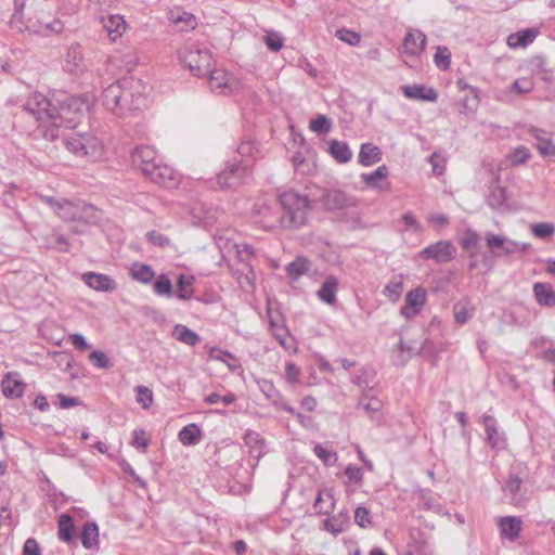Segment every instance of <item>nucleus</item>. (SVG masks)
Segmentation results:
<instances>
[{"label":"nucleus","instance_id":"f257e3e1","mask_svg":"<svg viewBox=\"0 0 555 555\" xmlns=\"http://www.w3.org/2000/svg\"><path fill=\"white\" fill-rule=\"evenodd\" d=\"M146 86L135 77H124L106 87L101 95L102 105L113 115L125 118L146 106Z\"/></svg>","mask_w":555,"mask_h":555},{"label":"nucleus","instance_id":"f03ea898","mask_svg":"<svg viewBox=\"0 0 555 555\" xmlns=\"http://www.w3.org/2000/svg\"><path fill=\"white\" fill-rule=\"evenodd\" d=\"M278 201L282 208L279 222L286 230H298L305 227L315 202L309 195L294 190L279 194Z\"/></svg>","mask_w":555,"mask_h":555},{"label":"nucleus","instance_id":"7ed1b4c3","mask_svg":"<svg viewBox=\"0 0 555 555\" xmlns=\"http://www.w3.org/2000/svg\"><path fill=\"white\" fill-rule=\"evenodd\" d=\"M83 106H87V103L81 99L66 98L60 102L56 112H53V117L50 116V125L40 126L39 135L48 141H54L59 138L60 128H75L79 122Z\"/></svg>","mask_w":555,"mask_h":555},{"label":"nucleus","instance_id":"20e7f679","mask_svg":"<svg viewBox=\"0 0 555 555\" xmlns=\"http://www.w3.org/2000/svg\"><path fill=\"white\" fill-rule=\"evenodd\" d=\"M180 59L193 76L204 77L211 72L212 55L207 49L185 48L180 52Z\"/></svg>","mask_w":555,"mask_h":555},{"label":"nucleus","instance_id":"39448f33","mask_svg":"<svg viewBox=\"0 0 555 555\" xmlns=\"http://www.w3.org/2000/svg\"><path fill=\"white\" fill-rule=\"evenodd\" d=\"M66 149L79 158L95 160L101 155V141L89 134H77L66 139Z\"/></svg>","mask_w":555,"mask_h":555},{"label":"nucleus","instance_id":"423d86ee","mask_svg":"<svg viewBox=\"0 0 555 555\" xmlns=\"http://www.w3.org/2000/svg\"><path fill=\"white\" fill-rule=\"evenodd\" d=\"M22 107L38 122V133L41 125H50V116L53 117V112H56V106L39 92L31 93Z\"/></svg>","mask_w":555,"mask_h":555},{"label":"nucleus","instance_id":"0eeeda50","mask_svg":"<svg viewBox=\"0 0 555 555\" xmlns=\"http://www.w3.org/2000/svg\"><path fill=\"white\" fill-rule=\"evenodd\" d=\"M250 173V164L247 160L234 158L227 162L224 169L218 175L217 181L221 188H236L242 184Z\"/></svg>","mask_w":555,"mask_h":555},{"label":"nucleus","instance_id":"6e6552de","mask_svg":"<svg viewBox=\"0 0 555 555\" xmlns=\"http://www.w3.org/2000/svg\"><path fill=\"white\" fill-rule=\"evenodd\" d=\"M456 253V247L450 241L441 240L422 249L418 257L423 260L433 259L437 263H446L453 260Z\"/></svg>","mask_w":555,"mask_h":555},{"label":"nucleus","instance_id":"1a4fd4ad","mask_svg":"<svg viewBox=\"0 0 555 555\" xmlns=\"http://www.w3.org/2000/svg\"><path fill=\"white\" fill-rule=\"evenodd\" d=\"M209 79V88L211 91L220 93V94H232L236 92L240 88V82L223 69H215L211 68V72L208 73Z\"/></svg>","mask_w":555,"mask_h":555},{"label":"nucleus","instance_id":"9d476101","mask_svg":"<svg viewBox=\"0 0 555 555\" xmlns=\"http://www.w3.org/2000/svg\"><path fill=\"white\" fill-rule=\"evenodd\" d=\"M320 201L322 202L324 209L330 211L341 210L357 206L356 197L348 195L340 190H324Z\"/></svg>","mask_w":555,"mask_h":555},{"label":"nucleus","instance_id":"9b49d317","mask_svg":"<svg viewBox=\"0 0 555 555\" xmlns=\"http://www.w3.org/2000/svg\"><path fill=\"white\" fill-rule=\"evenodd\" d=\"M131 160L145 176V169L152 170L162 160L158 158L156 151L150 145H138L131 153Z\"/></svg>","mask_w":555,"mask_h":555},{"label":"nucleus","instance_id":"f8f14e48","mask_svg":"<svg viewBox=\"0 0 555 555\" xmlns=\"http://www.w3.org/2000/svg\"><path fill=\"white\" fill-rule=\"evenodd\" d=\"M145 177L166 189H172L178 184V178L175 170L162 162L155 167H152V170L145 169Z\"/></svg>","mask_w":555,"mask_h":555},{"label":"nucleus","instance_id":"ddd939ff","mask_svg":"<svg viewBox=\"0 0 555 555\" xmlns=\"http://www.w3.org/2000/svg\"><path fill=\"white\" fill-rule=\"evenodd\" d=\"M358 406L362 408L371 420L382 421L383 401L377 397L375 390L363 391L359 398Z\"/></svg>","mask_w":555,"mask_h":555},{"label":"nucleus","instance_id":"4468645a","mask_svg":"<svg viewBox=\"0 0 555 555\" xmlns=\"http://www.w3.org/2000/svg\"><path fill=\"white\" fill-rule=\"evenodd\" d=\"M522 480L515 474H509L502 487L505 498L513 505L520 506L527 501L526 492L521 489Z\"/></svg>","mask_w":555,"mask_h":555},{"label":"nucleus","instance_id":"2eb2a0df","mask_svg":"<svg viewBox=\"0 0 555 555\" xmlns=\"http://www.w3.org/2000/svg\"><path fill=\"white\" fill-rule=\"evenodd\" d=\"M486 242L488 247L498 256L512 255L517 251L518 242L511 241L494 233H487Z\"/></svg>","mask_w":555,"mask_h":555},{"label":"nucleus","instance_id":"dca6fc26","mask_svg":"<svg viewBox=\"0 0 555 555\" xmlns=\"http://www.w3.org/2000/svg\"><path fill=\"white\" fill-rule=\"evenodd\" d=\"M498 526L502 538L515 542L520 535L522 520L517 516H503L498 519Z\"/></svg>","mask_w":555,"mask_h":555},{"label":"nucleus","instance_id":"f3484780","mask_svg":"<svg viewBox=\"0 0 555 555\" xmlns=\"http://www.w3.org/2000/svg\"><path fill=\"white\" fill-rule=\"evenodd\" d=\"M83 282L98 292H113L117 288L116 282L102 273L87 272L82 275Z\"/></svg>","mask_w":555,"mask_h":555},{"label":"nucleus","instance_id":"a211bd4d","mask_svg":"<svg viewBox=\"0 0 555 555\" xmlns=\"http://www.w3.org/2000/svg\"><path fill=\"white\" fill-rule=\"evenodd\" d=\"M426 46V36L418 29H411L406 33L403 39L404 52L411 56H416Z\"/></svg>","mask_w":555,"mask_h":555},{"label":"nucleus","instance_id":"6ab92c4d","mask_svg":"<svg viewBox=\"0 0 555 555\" xmlns=\"http://www.w3.org/2000/svg\"><path fill=\"white\" fill-rule=\"evenodd\" d=\"M402 93L405 98L412 100H424L436 102L438 93L434 88H427L424 85H406L401 87Z\"/></svg>","mask_w":555,"mask_h":555},{"label":"nucleus","instance_id":"aec40b11","mask_svg":"<svg viewBox=\"0 0 555 555\" xmlns=\"http://www.w3.org/2000/svg\"><path fill=\"white\" fill-rule=\"evenodd\" d=\"M17 372H9L2 379V392L7 398H22L25 391L26 384L17 378Z\"/></svg>","mask_w":555,"mask_h":555},{"label":"nucleus","instance_id":"412c9836","mask_svg":"<svg viewBox=\"0 0 555 555\" xmlns=\"http://www.w3.org/2000/svg\"><path fill=\"white\" fill-rule=\"evenodd\" d=\"M482 423L487 434V442L492 449H502L505 446L503 435L498 430L496 420L488 414L482 415Z\"/></svg>","mask_w":555,"mask_h":555},{"label":"nucleus","instance_id":"4be33fe9","mask_svg":"<svg viewBox=\"0 0 555 555\" xmlns=\"http://www.w3.org/2000/svg\"><path fill=\"white\" fill-rule=\"evenodd\" d=\"M349 526V515L340 512L323 520V529L335 537L345 532Z\"/></svg>","mask_w":555,"mask_h":555},{"label":"nucleus","instance_id":"5701e85b","mask_svg":"<svg viewBox=\"0 0 555 555\" xmlns=\"http://www.w3.org/2000/svg\"><path fill=\"white\" fill-rule=\"evenodd\" d=\"M65 66L66 69L73 74H77L83 70L85 59L82 55L81 46L79 43H73L68 48Z\"/></svg>","mask_w":555,"mask_h":555},{"label":"nucleus","instance_id":"b1692460","mask_svg":"<svg viewBox=\"0 0 555 555\" xmlns=\"http://www.w3.org/2000/svg\"><path fill=\"white\" fill-rule=\"evenodd\" d=\"M338 285L339 283L336 276L327 275L317 293L319 299L327 305H334L337 300L336 293Z\"/></svg>","mask_w":555,"mask_h":555},{"label":"nucleus","instance_id":"393cba45","mask_svg":"<svg viewBox=\"0 0 555 555\" xmlns=\"http://www.w3.org/2000/svg\"><path fill=\"white\" fill-rule=\"evenodd\" d=\"M539 30L537 28H526L517 33L511 34L507 37V44L509 48L527 47L534 41L538 37Z\"/></svg>","mask_w":555,"mask_h":555},{"label":"nucleus","instance_id":"a878e982","mask_svg":"<svg viewBox=\"0 0 555 555\" xmlns=\"http://www.w3.org/2000/svg\"><path fill=\"white\" fill-rule=\"evenodd\" d=\"M25 29L42 37H49L52 35H59L64 30V23L61 20H53L49 23L39 22L34 25H26Z\"/></svg>","mask_w":555,"mask_h":555},{"label":"nucleus","instance_id":"bb28decb","mask_svg":"<svg viewBox=\"0 0 555 555\" xmlns=\"http://www.w3.org/2000/svg\"><path fill=\"white\" fill-rule=\"evenodd\" d=\"M533 294L537 302L543 307L555 306V291L548 283L538 282L533 285Z\"/></svg>","mask_w":555,"mask_h":555},{"label":"nucleus","instance_id":"cd10ccee","mask_svg":"<svg viewBox=\"0 0 555 555\" xmlns=\"http://www.w3.org/2000/svg\"><path fill=\"white\" fill-rule=\"evenodd\" d=\"M382 151L373 143H363L360 146L358 160L362 166H372L382 160Z\"/></svg>","mask_w":555,"mask_h":555},{"label":"nucleus","instance_id":"c85d7f7f","mask_svg":"<svg viewBox=\"0 0 555 555\" xmlns=\"http://www.w3.org/2000/svg\"><path fill=\"white\" fill-rule=\"evenodd\" d=\"M335 499L330 490H321L313 503V509L318 515H330L335 507Z\"/></svg>","mask_w":555,"mask_h":555},{"label":"nucleus","instance_id":"c756f323","mask_svg":"<svg viewBox=\"0 0 555 555\" xmlns=\"http://www.w3.org/2000/svg\"><path fill=\"white\" fill-rule=\"evenodd\" d=\"M352 383L360 387L361 393L366 390H375L377 382L375 372L371 367H363L352 377Z\"/></svg>","mask_w":555,"mask_h":555},{"label":"nucleus","instance_id":"7c9ffc66","mask_svg":"<svg viewBox=\"0 0 555 555\" xmlns=\"http://www.w3.org/2000/svg\"><path fill=\"white\" fill-rule=\"evenodd\" d=\"M328 144V153L336 162L345 164L351 159L352 151L346 142L333 139Z\"/></svg>","mask_w":555,"mask_h":555},{"label":"nucleus","instance_id":"2f4dec72","mask_svg":"<svg viewBox=\"0 0 555 555\" xmlns=\"http://www.w3.org/2000/svg\"><path fill=\"white\" fill-rule=\"evenodd\" d=\"M171 335L175 339L192 347L201 339L197 333L182 324L175 325Z\"/></svg>","mask_w":555,"mask_h":555},{"label":"nucleus","instance_id":"473e14b6","mask_svg":"<svg viewBox=\"0 0 555 555\" xmlns=\"http://www.w3.org/2000/svg\"><path fill=\"white\" fill-rule=\"evenodd\" d=\"M81 544L85 548L90 550L98 545L99 542V527L93 521H88L83 525L80 534Z\"/></svg>","mask_w":555,"mask_h":555},{"label":"nucleus","instance_id":"72a5a7b5","mask_svg":"<svg viewBox=\"0 0 555 555\" xmlns=\"http://www.w3.org/2000/svg\"><path fill=\"white\" fill-rule=\"evenodd\" d=\"M54 212L60 218L67 221L81 219L79 207L68 199H61Z\"/></svg>","mask_w":555,"mask_h":555},{"label":"nucleus","instance_id":"f704fd0d","mask_svg":"<svg viewBox=\"0 0 555 555\" xmlns=\"http://www.w3.org/2000/svg\"><path fill=\"white\" fill-rule=\"evenodd\" d=\"M178 437L182 444L195 446L202 439V431L196 424H189L179 431Z\"/></svg>","mask_w":555,"mask_h":555},{"label":"nucleus","instance_id":"c9c22d12","mask_svg":"<svg viewBox=\"0 0 555 555\" xmlns=\"http://www.w3.org/2000/svg\"><path fill=\"white\" fill-rule=\"evenodd\" d=\"M76 530L73 525V518L68 514H62L59 518V538L64 542H72L74 540Z\"/></svg>","mask_w":555,"mask_h":555},{"label":"nucleus","instance_id":"e433bc0d","mask_svg":"<svg viewBox=\"0 0 555 555\" xmlns=\"http://www.w3.org/2000/svg\"><path fill=\"white\" fill-rule=\"evenodd\" d=\"M461 246L464 250L469 251V257H475L480 250V236L474 230H466Z\"/></svg>","mask_w":555,"mask_h":555},{"label":"nucleus","instance_id":"4c0bfd02","mask_svg":"<svg viewBox=\"0 0 555 555\" xmlns=\"http://www.w3.org/2000/svg\"><path fill=\"white\" fill-rule=\"evenodd\" d=\"M309 269H310L309 260H307L304 257H297L294 261H292L291 263L287 264L286 273L291 280L296 281L301 275L307 273L309 271Z\"/></svg>","mask_w":555,"mask_h":555},{"label":"nucleus","instance_id":"58836bf2","mask_svg":"<svg viewBox=\"0 0 555 555\" xmlns=\"http://www.w3.org/2000/svg\"><path fill=\"white\" fill-rule=\"evenodd\" d=\"M195 279L192 275L186 274H180L177 281V297L181 300L190 299L193 294L194 289L191 288L193 285Z\"/></svg>","mask_w":555,"mask_h":555},{"label":"nucleus","instance_id":"ea45409f","mask_svg":"<svg viewBox=\"0 0 555 555\" xmlns=\"http://www.w3.org/2000/svg\"><path fill=\"white\" fill-rule=\"evenodd\" d=\"M131 276L143 284H149L155 276V272L150 264L134 263L131 268Z\"/></svg>","mask_w":555,"mask_h":555},{"label":"nucleus","instance_id":"a19ab883","mask_svg":"<svg viewBox=\"0 0 555 555\" xmlns=\"http://www.w3.org/2000/svg\"><path fill=\"white\" fill-rule=\"evenodd\" d=\"M210 357L216 359V360H219V361H222L223 363L227 364V366L232 371H236L237 369L241 367V363L238 361V359L230 351L228 350H221V349H218V348H212L210 350Z\"/></svg>","mask_w":555,"mask_h":555},{"label":"nucleus","instance_id":"79ce46f5","mask_svg":"<svg viewBox=\"0 0 555 555\" xmlns=\"http://www.w3.org/2000/svg\"><path fill=\"white\" fill-rule=\"evenodd\" d=\"M505 201H506L505 189L498 184H492L489 188V194L487 195L488 205L493 209H498L503 206Z\"/></svg>","mask_w":555,"mask_h":555},{"label":"nucleus","instance_id":"37998d69","mask_svg":"<svg viewBox=\"0 0 555 555\" xmlns=\"http://www.w3.org/2000/svg\"><path fill=\"white\" fill-rule=\"evenodd\" d=\"M313 452L315 456L322 461V463L326 466H333L338 459L336 451L332 448L326 447L321 443H315L313 448Z\"/></svg>","mask_w":555,"mask_h":555},{"label":"nucleus","instance_id":"c03bdc74","mask_svg":"<svg viewBox=\"0 0 555 555\" xmlns=\"http://www.w3.org/2000/svg\"><path fill=\"white\" fill-rule=\"evenodd\" d=\"M244 442L249 449L258 450V453L256 454V459H260L264 451V439L260 436V434L247 430L244 435Z\"/></svg>","mask_w":555,"mask_h":555},{"label":"nucleus","instance_id":"a18cd8bd","mask_svg":"<svg viewBox=\"0 0 555 555\" xmlns=\"http://www.w3.org/2000/svg\"><path fill=\"white\" fill-rule=\"evenodd\" d=\"M388 177V168L386 165H382L377 167L371 173H362L361 179L365 183L366 186L375 188L379 180H385Z\"/></svg>","mask_w":555,"mask_h":555},{"label":"nucleus","instance_id":"49530a36","mask_svg":"<svg viewBox=\"0 0 555 555\" xmlns=\"http://www.w3.org/2000/svg\"><path fill=\"white\" fill-rule=\"evenodd\" d=\"M475 309L466 302L459 301L453 306L454 319L457 324H465L473 317Z\"/></svg>","mask_w":555,"mask_h":555},{"label":"nucleus","instance_id":"de8ad7c7","mask_svg":"<svg viewBox=\"0 0 555 555\" xmlns=\"http://www.w3.org/2000/svg\"><path fill=\"white\" fill-rule=\"evenodd\" d=\"M426 300V292L422 287L410 291L405 296V304L421 311Z\"/></svg>","mask_w":555,"mask_h":555},{"label":"nucleus","instance_id":"09e8293b","mask_svg":"<svg viewBox=\"0 0 555 555\" xmlns=\"http://www.w3.org/2000/svg\"><path fill=\"white\" fill-rule=\"evenodd\" d=\"M354 522L362 529L373 527V517L369 508L358 506L354 511Z\"/></svg>","mask_w":555,"mask_h":555},{"label":"nucleus","instance_id":"8fccbe9b","mask_svg":"<svg viewBox=\"0 0 555 555\" xmlns=\"http://www.w3.org/2000/svg\"><path fill=\"white\" fill-rule=\"evenodd\" d=\"M332 119L326 115H318L310 121V129L318 134H326L332 128Z\"/></svg>","mask_w":555,"mask_h":555},{"label":"nucleus","instance_id":"3c124183","mask_svg":"<svg viewBox=\"0 0 555 555\" xmlns=\"http://www.w3.org/2000/svg\"><path fill=\"white\" fill-rule=\"evenodd\" d=\"M154 293L159 296L172 295V283L166 274H160L154 282Z\"/></svg>","mask_w":555,"mask_h":555},{"label":"nucleus","instance_id":"603ef678","mask_svg":"<svg viewBox=\"0 0 555 555\" xmlns=\"http://www.w3.org/2000/svg\"><path fill=\"white\" fill-rule=\"evenodd\" d=\"M112 40H116L117 37L121 36V30L125 29V21L119 15L109 16L108 23L105 24Z\"/></svg>","mask_w":555,"mask_h":555},{"label":"nucleus","instance_id":"864d4df0","mask_svg":"<svg viewBox=\"0 0 555 555\" xmlns=\"http://www.w3.org/2000/svg\"><path fill=\"white\" fill-rule=\"evenodd\" d=\"M436 66L442 70L450 68L451 53L447 47H438L434 55Z\"/></svg>","mask_w":555,"mask_h":555},{"label":"nucleus","instance_id":"5fc2aeb1","mask_svg":"<svg viewBox=\"0 0 555 555\" xmlns=\"http://www.w3.org/2000/svg\"><path fill=\"white\" fill-rule=\"evenodd\" d=\"M137 402L141 404L143 409H149L153 404V392L149 387L145 386H137Z\"/></svg>","mask_w":555,"mask_h":555},{"label":"nucleus","instance_id":"6e6d98bb","mask_svg":"<svg viewBox=\"0 0 555 555\" xmlns=\"http://www.w3.org/2000/svg\"><path fill=\"white\" fill-rule=\"evenodd\" d=\"M26 0H14V13L11 18V26L20 31H23V10L25 8Z\"/></svg>","mask_w":555,"mask_h":555},{"label":"nucleus","instance_id":"4d7b16f0","mask_svg":"<svg viewBox=\"0 0 555 555\" xmlns=\"http://www.w3.org/2000/svg\"><path fill=\"white\" fill-rule=\"evenodd\" d=\"M531 232L535 237L545 240L554 234L555 225L548 222L537 223L531 227Z\"/></svg>","mask_w":555,"mask_h":555},{"label":"nucleus","instance_id":"13d9d810","mask_svg":"<svg viewBox=\"0 0 555 555\" xmlns=\"http://www.w3.org/2000/svg\"><path fill=\"white\" fill-rule=\"evenodd\" d=\"M533 88L534 82L531 78L528 77L518 78L511 86V90L518 94L529 93L533 90Z\"/></svg>","mask_w":555,"mask_h":555},{"label":"nucleus","instance_id":"bf43d9fd","mask_svg":"<svg viewBox=\"0 0 555 555\" xmlns=\"http://www.w3.org/2000/svg\"><path fill=\"white\" fill-rule=\"evenodd\" d=\"M255 152H258V150L250 139L243 140L236 149V153L241 156L240 160H247L248 163V157L254 156Z\"/></svg>","mask_w":555,"mask_h":555},{"label":"nucleus","instance_id":"052dcab7","mask_svg":"<svg viewBox=\"0 0 555 555\" xmlns=\"http://www.w3.org/2000/svg\"><path fill=\"white\" fill-rule=\"evenodd\" d=\"M170 20L176 24V25H179L181 23L184 24V27H182V30L183 29H186V28H194L196 26V20H195V16L191 13H188V12H183L182 14H175V12H170Z\"/></svg>","mask_w":555,"mask_h":555},{"label":"nucleus","instance_id":"680f3d73","mask_svg":"<svg viewBox=\"0 0 555 555\" xmlns=\"http://www.w3.org/2000/svg\"><path fill=\"white\" fill-rule=\"evenodd\" d=\"M336 37L350 46H358L361 41V36L358 33L346 28L336 30Z\"/></svg>","mask_w":555,"mask_h":555},{"label":"nucleus","instance_id":"e2e57ef3","mask_svg":"<svg viewBox=\"0 0 555 555\" xmlns=\"http://www.w3.org/2000/svg\"><path fill=\"white\" fill-rule=\"evenodd\" d=\"M90 361L93 363V365L98 369H108L112 366V363L108 359V357L100 350H93L89 354Z\"/></svg>","mask_w":555,"mask_h":555},{"label":"nucleus","instance_id":"0e129e2a","mask_svg":"<svg viewBox=\"0 0 555 555\" xmlns=\"http://www.w3.org/2000/svg\"><path fill=\"white\" fill-rule=\"evenodd\" d=\"M508 158L515 166L525 164L530 158V152L527 147L519 146L509 154Z\"/></svg>","mask_w":555,"mask_h":555},{"label":"nucleus","instance_id":"69168bd1","mask_svg":"<svg viewBox=\"0 0 555 555\" xmlns=\"http://www.w3.org/2000/svg\"><path fill=\"white\" fill-rule=\"evenodd\" d=\"M535 147L542 156L555 158V144L550 138L540 140V144H535Z\"/></svg>","mask_w":555,"mask_h":555},{"label":"nucleus","instance_id":"338daca9","mask_svg":"<svg viewBox=\"0 0 555 555\" xmlns=\"http://www.w3.org/2000/svg\"><path fill=\"white\" fill-rule=\"evenodd\" d=\"M345 475L351 482L361 485L363 481V472L361 467L356 465H348L345 469Z\"/></svg>","mask_w":555,"mask_h":555},{"label":"nucleus","instance_id":"774afa93","mask_svg":"<svg viewBox=\"0 0 555 555\" xmlns=\"http://www.w3.org/2000/svg\"><path fill=\"white\" fill-rule=\"evenodd\" d=\"M146 237L151 244H153L155 246H159V247H165V246L169 245V243H170L169 238L166 235H164L157 231L147 232Z\"/></svg>","mask_w":555,"mask_h":555}]
</instances>
